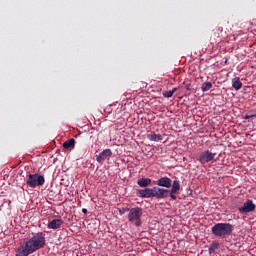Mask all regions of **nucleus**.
I'll return each instance as SVG.
<instances>
[{"mask_svg":"<svg viewBox=\"0 0 256 256\" xmlns=\"http://www.w3.org/2000/svg\"><path fill=\"white\" fill-rule=\"evenodd\" d=\"M45 243V233L38 232L20 245L16 251V256H29L36 251H39V249H43V247H45Z\"/></svg>","mask_w":256,"mask_h":256,"instance_id":"1","label":"nucleus"},{"mask_svg":"<svg viewBox=\"0 0 256 256\" xmlns=\"http://www.w3.org/2000/svg\"><path fill=\"white\" fill-rule=\"evenodd\" d=\"M137 195L142 199H151V197H155L156 199H167V197H169V191L164 188L153 187L140 189L138 190Z\"/></svg>","mask_w":256,"mask_h":256,"instance_id":"2","label":"nucleus"},{"mask_svg":"<svg viewBox=\"0 0 256 256\" xmlns=\"http://www.w3.org/2000/svg\"><path fill=\"white\" fill-rule=\"evenodd\" d=\"M211 231L212 235L215 237H221L222 239H225L233 233V225L229 223H217L212 227Z\"/></svg>","mask_w":256,"mask_h":256,"instance_id":"3","label":"nucleus"},{"mask_svg":"<svg viewBox=\"0 0 256 256\" xmlns=\"http://www.w3.org/2000/svg\"><path fill=\"white\" fill-rule=\"evenodd\" d=\"M143 217V209L140 207L131 208L128 213V221L135 225V227H141L143 225V221L141 220Z\"/></svg>","mask_w":256,"mask_h":256,"instance_id":"4","label":"nucleus"},{"mask_svg":"<svg viewBox=\"0 0 256 256\" xmlns=\"http://www.w3.org/2000/svg\"><path fill=\"white\" fill-rule=\"evenodd\" d=\"M26 184L31 188L43 187L45 185V177L39 173L29 174Z\"/></svg>","mask_w":256,"mask_h":256,"instance_id":"5","label":"nucleus"},{"mask_svg":"<svg viewBox=\"0 0 256 256\" xmlns=\"http://www.w3.org/2000/svg\"><path fill=\"white\" fill-rule=\"evenodd\" d=\"M215 157H217V153H213L210 150H204L199 154L198 161L201 165H207V163L215 161Z\"/></svg>","mask_w":256,"mask_h":256,"instance_id":"6","label":"nucleus"},{"mask_svg":"<svg viewBox=\"0 0 256 256\" xmlns=\"http://www.w3.org/2000/svg\"><path fill=\"white\" fill-rule=\"evenodd\" d=\"M256 205L253 203V200H246L244 202L243 206L238 209L239 213H242L243 215H247V213H252V211H255Z\"/></svg>","mask_w":256,"mask_h":256,"instance_id":"7","label":"nucleus"},{"mask_svg":"<svg viewBox=\"0 0 256 256\" xmlns=\"http://www.w3.org/2000/svg\"><path fill=\"white\" fill-rule=\"evenodd\" d=\"M112 155L113 152L111 151V149H105L98 156H96V161L98 163H104L105 159H107V157H111Z\"/></svg>","mask_w":256,"mask_h":256,"instance_id":"8","label":"nucleus"},{"mask_svg":"<svg viewBox=\"0 0 256 256\" xmlns=\"http://www.w3.org/2000/svg\"><path fill=\"white\" fill-rule=\"evenodd\" d=\"M172 183L173 181L169 177H162L157 181L158 187H166V189L172 187Z\"/></svg>","mask_w":256,"mask_h":256,"instance_id":"9","label":"nucleus"},{"mask_svg":"<svg viewBox=\"0 0 256 256\" xmlns=\"http://www.w3.org/2000/svg\"><path fill=\"white\" fill-rule=\"evenodd\" d=\"M64 221L63 219H53L48 223V229H61V226L63 225Z\"/></svg>","mask_w":256,"mask_h":256,"instance_id":"10","label":"nucleus"},{"mask_svg":"<svg viewBox=\"0 0 256 256\" xmlns=\"http://www.w3.org/2000/svg\"><path fill=\"white\" fill-rule=\"evenodd\" d=\"M232 87L236 91H239V89H241V87H243V82H241V79L239 77H235L232 79Z\"/></svg>","mask_w":256,"mask_h":256,"instance_id":"11","label":"nucleus"},{"mask_svg":"<svg viewBox=\"0 0 256 256\" xmlns=\"http://www.w3.org/2000/svg\"><path fill=\"white\" fill-rule=\"evenodd\" d=\"M147 139H149V141L159 142L163 141V136L161 134L152 133L147 135Z\"/></svg>","mask_w":256,"mask_h":256,"instance_id":"12","label":"nucleus"},{"mask_svg":"<svg viewBox=\"0 0 256 256\" xmlns=\"http://www.w3.org/2000/svg\"><path fill=\"white\" fill-rule=\"evenodd\" d=\"M151 178H141L138 180L137 184L139 185V187H149V185H151Z\"/></svg>","mask_w":256,"mask_h":256,"instance_id":"13","label":"nucleus"},{"mask_svg":"<svg viewBox=\"0 0 256 256\" xmlns=\"http://www.w3.org/2000/svg\"><path fill=\"white\" fill-rule=\"evenodd\" d=\"M221 33H223V27H218L215 29L212 33V39L213 41H217L221 37Z\"/></svg>","mask_w":256,"mask_h":256,"instance_id":"14","label":"nucleus"},{"mask_svg":"<svg viewBox=\"0 0 256 256\" xmlns=\"http://www.w3.org/2000/svg\"><path fill=\"white\" fill-rule=\"evenodd\" d=\"M180 190H181V183L179 182V180H174L170 191H172V193H179Z\"/></svg>","mask_w":256,"mask_h":256,"instance_id":"15","label":"nucleus"},{"mask_svg":"<svg viewBox=\"0 0 256 256\" xmlns=\"http://www.w3.org/2000/svg\"><path fill=\"white\" fill-rule=\"evenodd\" d=\"M211 89H213V83H211V82H204L201 86V91L203 93H205Z\"/></svg>","mask_w":256,"mask_h":256,"instance_id":"16","label":"nucleus"},{"mask_svg":"<svg viewBox=\"0 0 256 256\" xmlns=\"http://www.w3.org/2000/svg\"><path fill=\"white\" fill-rule=\"evenodd\" d=\"M64 149H71V147H75V139H70L63 143Z\"/></svg>","mask_w":256,"mask_h":256,"instance_id":"17","label":"nucleus"},{"mask_svg":"<svg viewBox=\"0 0 256 256\" xmlns=\"http://www.w3.org/2000/svg\"><path fill=\"white\" fill-rule=\"evenodd\" d=\"M175 91H177V88H173L170 91H164L162 95L163 97H166V98L173 97V94L175 93Z\"/></svg>","mask_w":256,"mask_h":256,"instance_id":"18","label":"nucleus"},{"mask_svg":"<svg viewBox=\"0 0 256 256\" xmlns=\"http://www.w3.org/2000/svg\"><path fill=\"white\" fill-rule=\"evenodd\" d=\"M219 249V243H212L209 248V253H215Z\"/></svg>","mask_w":256,"mask_h":256,"instance_id":"19","label":"nucleus"},{"mask_svg":"<svg viewBox=\"0 0 256 256\" xmlns=\"http://www.w3.org/2000/svg\"><path fill=\"white\" fill-rule=\"evenodd\" d=\"M166 190L168 191V196L170 195L173 201H177V192H173V190H168V189Z\"/></svg>","mask_w":256,"mask_h":256,"instance_id":"20","label":"nucleus"},{"mask_svg":"<svg viewBox=\"0 0 256 256\" xmlns=\"http://www.w3.org/2000/svg\"><path fill=\"white\" fill-rule=\"evenodd\" d=\"M127 211H130V209L129 208H122V209L119 210V213L121 215H125V213H127Z\"/></svg>","mask_w":256,"mask_h":256,"instance_id":"21","label":"nucleus"},{"mask_svg":"<svg viewBox=\"0 0 256 256\" xmlns=\"http://www.w3.org/2000/svg\"><path fill=\"white\" fill-rule=\"evenodd\" d=\"M253 117H256V114H252V115L246 114L244 116V119H253Z\"/></svg>","mask_w":256,"mask_h":256,"instance_id":"22","label":"nucleus"},{"mask_svg":"<svg viewBox=\"0 0 256 256\" xmlns=\"http://www.w3.org/2000/svg\"><path fill=\"white\" fill-rule=\"evenodd\" d=\"M82 213H87V208H83Z\"/></svg>","mask_w":256,"mask_h":256,"instance_id":"23","label":"nucleus"}]
</instances>
